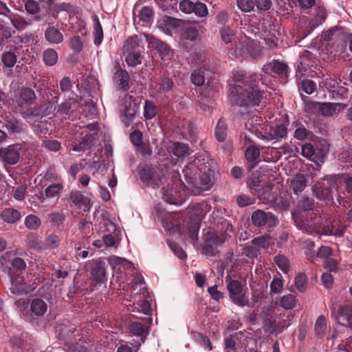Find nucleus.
Masks as SVG:
<instances>
[{"mask_svg":"<svg viewBox=\"0 0 352 352\" xmlns=\"http://www.w3.org/2000/svg\"><path fill=\"white\" fill-rule=\"evenodd\" d=\"M232 75L230 82V102L240 107L258 105L262 94L255 87V78L247 76L242 70H235Z\"/></svg>","mask_w":352,"mask_h":352,"instance_id":"f257e3e1","label":"nucleus"},{"mask_svg":"<svg viewBox=\"0 0 352 352\" xmlns=\"http://www.w3.org/2000/svg\"><path fill=\"white\" fill-rule=\"evenodd\" d=\"M248 185L252 194L256 195L262 202H267L272 199L267 197L272 189V184L265 180L263 176L253 173L248 181Z\"/></svg>","mask_w":352,"mask_h":352,"instance_id":"f03ea898","label":"nucleus"},{"mask_svg":"<svg viewBox=\"0 0 352 352\" xmlns=\"http://www.w3.org/2000/svg\"><path fill=\"white\" fill-rule=\"evenodd\" d=\"M292 217L296 226L303 232L308 234L320 232V224L322 223L320 217L316 214L307 217L300 212H294Z\"/></svg>","mask_w":352,"mask_h":352,"instance_id":"7ed1b4c3","label":"nucleus"},{"mask_svg":"<svg viewBox=\"0 0 352 352\" xmlns=\"http://www.w3.org/2000/svg\"><path fill=\"white\" fill-rule=\"evenodd\" d=\"M206 164H208V160L196 159L184 166L183 173L184 179L188 185V189L190 187H199L197 181L198 170L201 171L203 169L202 166Z\"/></svg>","mask_w":352,"mask_h":352,"instance_id":"20e7f679","label":"nucleus"},{"mask_svg":"<svg viewBox=\"0 0 352 352\" xmlns=\"http://www.w3.org/2000/svg\"><path fill=\"white\" fill-rule=\"evenodd\" d=\"M98 124L93 122L83 127L82 134L85 133L79 142L78 145L74 146L71 149L74 151H85L90 148L95 141V136L98 131Z\"/></svg>","mask_w":352,"mask_h":352,"instance_id":"39448f33","label":"nucleus"},{"mask_svg":"<svg viewBox=\"0 0 352 352\" xmlns=\"http://www.w3.org/2000/svg\"><path fill=\"white\" fill-rule=\"evenodd\" d=\"M230 236L225 232H219L212 234L206 241L203 247L202 253L207 256H213L219 252V245L228 240Z\"/></svg>","mask_w":352,"mask_h":352,"instance_id":"423d86ee","label":"nucleus"},{"mask_svg":"<svg viewBox=\"0 0 352 352\" xmlns=\"http://www.w3.org/2000/svg\"><path fill=\"white\" fill-rule=\"evenodd\" d=\"M226 282H228V289L232 301L241 307H249L250 301L248 298L245 294H241L243 289L241 283L236 280L228 281L227 278Z\"/></svg>","mask_w":352,"mask_h":352,"instance_id":"0eeeda50","label":"nucleus"},{"mask_svg":"<svg viewBox=\"0 0 352 352\" xmlns=\"http://www.w3.org/2000/svg\"><path fill=\"white\" fill-rule=\"evenodd\" d=\"M186 190H188L186 186H182L179 189L172 186L171 188H163L162 198L170 204L181 205L184 201Z\"/></svg>","mask_w":352,"mask_h":352,"instance_id":"6e6552de","label":"nucleus"},{"mask_svg":"<svg viewBox=\"0 0 352 352\" xmlns=\"http://www.w3.org/2000/svg\"><path fill=\"white\" fill-rule=\"evenodd\" d=\"M141 180L148 186L159 187L162 184V173L159 168H145L140 173Z\"/></svg>","mask_w":352,"mask_h":352,"instance_id":"1a4fd4ad","label":"nucleus"},{"mask_svg":"<svg viewBox=\"0 0 352 352\" xmlns=\"http://www.w3.org/2000/svg\"><path fill=\"white\" fill-rule=\"evenodd\" d=\"M329 186H324L321 183H318L313 187V192L317 199L321 201H326L332 199V188L334 187V177L332 176H327L324 178Z\"/></svg>","mask_w":352,"mask_h":352,"instance_id":"9d476101","label":"nucleus"},{"mask_svg":"<svg viewBox=\"0 0 352 352\" xmlns=\"http://www.w3.org/2000/svg\"><path fill=\"white\" fill-rule=\"evenodd\" d=\"M19 144H14L0 149V158L9 164H14L19 160Z\"/></svg>","mask_w":352,"mask_h":352,"instance_id":"9b49d317","label":"nucleus"},{"mask_svg":"<svg viewBox=\"0 0 352 352\" xmlns=\"http://www.w3.org/2000/svg\"><path fill=\"white\" fill-rule=\"evenodd\" d=\"M36 287V283L28 285L21 276L11 278L10 290L13 294L30 293L35 289Z\"/></svg>","mask_w":352,"mask_h":352,"instance_id":"f8f14e48","label":"nucleus"},{"mask_svg":"<svg viewBox=\"0 0 352 352\" xmlns=\"http://www.w3.org/2000/svg\"><path fill=\"white\" fill-rule=\"evenodd\" d=\"M249 43V38L246 36H243L238 38L234 41V45L231 47H228L230 54L236 58H246L247 57V44Z\"/></svg>","mask_w":352,"mask_h":352,"instance_id":"ddd939ff","label":"nucleus"},{"mask_svg":"<svg viewBox=\"0 0 352 352\" xmlns=\"http://www.w3.org/2000/svg\"><path fill=\"white\" fill-rule=\"evenodd\" d=\"M301 154L307 159L318 162H323V158L326 155V152L323 150L317 151L310 143H306L301 147Z\"/></svg>","mask_w":352,"mask_h":352,"instance_id":"4468645a","label":"nucleus"},{"mask_svg":"<svg viewBox=\"0 0 352 352\" xmlns=\"http://www.w3.org/2000/svg\"><path fill=\"white\" fill-rule=\"evenodd\" d=\"M138 109L139 105L135 101H132L131 98L126 100L122 114V121L126 126H129L134 120Z\"/></svg>","mask_w":352,"mask_h":352,"instance_id":"2eb2a0df","label":"nucleus"},{"mask_svg":"<svg viewBox=\"0 0 352 352\" xmlns=\"http://www.w3.org/2000/svg\"><path fill=\"white\" fill-rule=\"evenodd\" d=\"M202 170L199 175L201 184L208 189L212 184V176L215 170V164L212 161L208 160V164L202 166Z\"/></svg>","mask_w":352,"mask_h":352,"instance_id":"dca6fc26","label":"nucleus"},{"mask_svg":"<svg viewBox=\"0 0 352 352\" xmlns=\"http://www.w3.org/2000/svg\"><path fill=\"white\" fill-rule=\"evenodd\" d=\"M267 197H270L272 200L264 204H273L274 206L282 210H287L290 204V197L287 192H282L278 197H275L271 192L269 193Z\"/></svg>","mask_w":352,"mask_h":352,"instance_id":"f3484780","label":"nucleus"},{"mask_svg":"<svg viewBox=\"0 0 352 352\" xmlns=\"http://www.w3.org/2000/svg\"><path fill=\"white\" fill-rule=\"evenodd\" d=\"M288 67L285 63L278 60L266 63L262 68L263 72L271 74L272 73L278 75H285L287 73Z\"/></svg>","mask_w":352,"mask_h":352,"instance_id":"a211bd4d","label":"nucleus"},{"mask_svg":"<svg viewBox=\"0 0 352 352\" xmlns=\"http://www.w3.org/2000/svg\"><path fill=\"white\" fill-rule=\"evenodd\" d=\"M35 99V93L30 88L21 89L16 98L17 103L21 107L30 105L34 102Z\"/></svg>","mask_w":352,"mask_h":352,"instance_id":"6ab92c4d","label":"nucleus"},{"mask_svg":"<svg viewBox=\"0 0 352 352\" xmlns=\"http://www.w3.org/2000/svg\"><path fill=\"white\" fill-rule=\"evenodd\" d=\"M91 275L92 280L97 283L104 281L106 280L105 263L102 261L94 262Z\"/></svg>","mask_w":352,"mask_h":352,"instance_id":"aec40b11","label":"nucleus"},{"mask_svg":"<svg viewBox=\"0 0 352 352\" xmlns=\"http://www.w3.org/2000/svg\"><path fill=\"white\" fill-rule=\"evenodd\" d=\"M268 220H275V217L272 213H266L263 210H256L252 215L253 223L258 227L264 226Z\"/></svg>","mask_w":352,"mask_h":352,"instance_id":"412c9836","label":"nucleus"},{"mask_svg":"<svg viewBox=\"0 0 352 352\" xmlns=\"http://www.w3.org/2000/svg\"><path fill=\"white\" fill-rule=\"evenodd\" d=\"M130 332L135 336H140L142 342H144V338L148 334L149 327L144 325L140 322H133L129 324Z\"/></svg>","mask_w":352,"mask_h":352,"instance_id":"4be33fe9","label":"nucleus"},{"mask_svg":"<svg viewBox=\"0 0 352 352\" xmlns=\"http://www.w3.org/2000/svg\"><path fill=\"white\" fill-rule=\"evenodd\" d=\"M150 43L155 46V49L160 53L162 59H170L173 56V52L168 45L163 41L153 38Z\"/></svg>","mask_w":352,"mask_h":352,"instance_id":"5701e85b","label":"nucleus"},{"mask_svg":"<svg viewBox=\"0 0 352 352\" xmlns=\"http://www.w3.org/2000/svg\"><path fill=\"white\" fill-rule=\"evenodd\" d=\"M287 127L284 124H280L273 127L268 135L266 136V138L269 140L278 141L285 138L287 136Z\"/></svg>","mask_w":352,"mask_h":352,"instance_id":"b1692460","label":"nucleus"},{"mask_svg":"<svg viewBox=\"0 0 352 352\" xmlns=\"http://www.w3.org/2000/svg\"><path fill=\"white\" fill-rule=\"evenodd\" d=\"M45 38L50 43L55 44L60 43L63 41V34L57 28L52 26L46 29Z\"/></svg>","mask_w":352,"mask_h":352,"instance_id":"393cba45","label":"nucleus"},{"mask_svg":"<svg viewBox=\"0 0 352 352\" xmlns=\"http://www.w3.org/2000/svg\"><path fill=\"white\" fill-rule=\"evenodd\" d=\"M342 107L344 109L346 105L340 103L320 102L318 111L323 116H332L336 111L337 107Z\"/></svg>","mask_w":352,"mask_h":352,"instance_id":"a878e982","label":"nucleus"},{"mask_svg":"<svg viewBox=\"0 0 352 352\" xmlns=\"http://www.w3.org/2000/svg\"><path fill=\"white\" fill-rule=\"evenodd\" d=\"M306 179L303 175H296L291 179L289 188L295 194L302 192L306 187Z\"/></svg>","mask_w":352,"mask_h":352,"instance_id":"bb28decb","label":"nucleus"},{"mask_svg":"<svg viewBox=\"0 0 352 352\" xmlns=\"http://www.w3.org/2000/svg\"><path fill=\"white\" fill-rule=\"evenodd\" d=\"M337 313L339 318L345 322L346 325L352 326V307L350 305H340Z\"/></svg>","mask_w":352,"mask_h":352,"instance_id":"cd10ccee","label":"nucleus"},{"mask_svg":"<svg viewBox=\"0 0 352 352\" xmlns=\"http://www.w3.org/2000/svg\"><path fill=\"white\" fill-rule=\"evenodd\" d=\"M92 19L94 21V43L96 46H99L103 39V30L98 16L97 15H94L92 16Z\"/></svg>","mask_w":352,"mask_h":352,"instance_id":"c85d7f7f","label":"nucleus"},{"mask_svg":"<svg viewBox=\"0 0 352 352\" xmlns=\"http://www.w3.org/2000/svg\"><path fill=\"white\" fill-rule=\"evenodd\" d=\"M2 219L8 223H14L21 219V212L14 208H5L1 212Z\"/></svg>","mask_w":352,"mask_h":352,"instance_id":"c756f323","label":"nucleus"},{"mask_svg":"<svg viewBox=\"0 0 352 352\" xmlns=\"http://www.w3.org/2000/svg\"><path fill=\"white\" fill-rule=\"evenodd\" d=\"M220 34L222 41L226 45H228V47H231L232 45H234V41L239 38L235 36L234 31L228 26L223 27L221 29Z\"/></svg>","mask_w":352,"mask_h":352,"instance_id":"7c9ffc66","label":"nucleus"},{"mask_svg":"<svg viewBox=\"0 0 352 352\" xmlns=\"http://www.w3.org/2000/svg\"><path fill=\"white\" fill-rule=\"evenodd\" d=\"M143 47L140 45V41L137 36L129 37L125 42L122 51L123 52H129L131 51L141 50Z\"/></svg>","mask_w":352,"mask_h":352,"instance_id":"2f4dec72","label":"nucleus"},{"mask_svg":"<svg viewBox=\"0 0 352 352\" xmlns=\"http://www.w3.org/2000/svg\"><path fill=\"white\" fill-rule=\"evenodd\" d=\"M123 54L125 56V60L129 66L135 67L142 63L141 50L123 52Z\"/></svg>","mask_w":352,"mask_h":352,"instance_id":"473e14b6","label":"nucleus"},{"mask_svg":"<svg viewBox=\"0 0 352 352\" xmlns=\"http://www.w3.org/2000/svg\"><path fill=\"white\" fill-rule=\"evenodd\" d=\"M31 311L36 316H43L47 309L46 302L39 298L34 299L30 305Z\"/></svg>","mask_w":352,"mask_h":352,"instance_id":"72a5a7b5","label":"nucleus"},{"mask_svg":"<svg viewBox=\"0 0 352 352\" xmlns=\"http://www.w3.org/2000/svg\"><path fill=\"white\" fill-rule=\"evenodd\" d=\"M245 46L248 51L247 57L256 58L261 56L262 50L258 41H252L249 38V43Z\"/></svg>","mask_w":352,"mask_h":352,"instance_id":"f704fd0d","label":"nucleus"},{"mask_svg":"<svg viewBox=\"0 0 352 352\" xmlns=\"http://www.w3.org/2000/svg\"><path fill=\"white\" fill-rule=\"evenodd\" d=\"M4 125L9 131L13 133H19L24 129L23 124L12 116L6 117Z\"/></svg>","mask_w":352,"mask_h":352,"instance_id":"c9c22d12","label":"nucleus"},{"mask_svg":"<svg viewBox=\"0 0 352 352\" xmlns=\"http://www.w3.org/2000/svg\"><path fill=\"white\" fill-rule=\"evenodd\" d=\"M114 81L122 89H126L129 86V76L126 71L118 69L114 74Z\"/></svg>","mask_w":352,"mask_h":352,"instance_id":"e433bc0d","label":"nucleus"},{"mask_svg":"<svg viewBox=\"0 0 352 352\" xmlns=\"http://www.w3.org/2000/svg\"><path fill=\"white\" fill-rule=\"evenodd\" d=\"M252 243L258 248L267 249L274 244V240L269 235H263L254 238Z\"/></svg>","mask_w":352,"mask_h":352,"instance_id":"4c0bfd02","label":"nucleus"},{"mask_svg":"<svg viewBox=\"0 0 352 352\" xmlns=\"http://www.w3.org/2000/svg\"><path fill=\"white\" fill-rule=\"evenodd\" d=\"M63 189V186L61 183L52 184L46 188L45 194L47 198L58 199Z\"/></svg>","mask_w":352,"mask_h":352,"instance_id":"58836bf2","label":"nucleus"},{"mask_svg":"<svg viewBox=\"0 0 352 352\" xmlns=\"http://www.w3.org/2000/svg\"><path fill=\"white\" fill-rule=\"evenodd\" d=\"M320 225H322V223ZM317 233L325 235L342 236L344 233V230L336 228L335 226L331 223H327V225H324L322 228V226H320V232Z\"/></svg>","mask_w":352,"mask_h":352,"instance_id":"ea45409f","label":"nucleus"},{"mask_svg":"<svg viewBox=\"0 0 352 352\" xmlns=\"http://www.w3.org/2000/svg\"><path fill=\"white\" fill-rule=\"evenodd\" d=\"M58 58L57 52L52 48H48L43 52V61L48 66L54 65L57 63Z\"/></svg>","mask_w":352,"mask_h":352,"instance_id":"a19ab883","label":"nucleus"},{"mask_svg":"<svg viewBox=\"0 0 352 352\" xmlns=\"http://www.w3.org/2000/svg\"><path fill=\"white\" fill-rule=\"evenodd\" d=\"M25 243L29 248L34 250L41 251L43 250V244L39 240L38 236L34 234H30L27 236Z\"/></svg>","mask_w":352,"mask_h":352,"instance_id":"79ce46f5","label":"nucleus"},{"mask_svg":"<svg viewBox=\"0 0 352 352\" xmlns=\"http://www.w3.org/2000/svg\"><path fill=\"white\" fill-rule=\"evenodd\" d=\"M72 201L78 208L87 206L88 199L78 191L72 192L70 195Z\"/></svg>","mask_w":352,"mask_h":352,"instance_id":"37998d69","label":"nucleus"},{"mask_svg":"<svg viewBox=\"0 0 352 352\" xmlns=\"http://www.w3.org/2000/svg\"><path fill=\"white\" fill-rule=\"evenodd\" d=\"M227 135V126L223 120L220 119L215 128V136L219 141H223Z\"/></svg>","mask_w":352,"mask_h":352,"instance_id":"c03bdc74","label":"nucleus"},{"mask_svg":"<svg viewBox=\"0 0 352 352\" xmlns=\"http://www.w3.org/2000/svg\"><path fill=\"white\" fill-rule=\"evenodd\" d=\"M245 156L249 162H256L260 156L259 149L253 144H250L245 152Z\"/></svg>","mask_w":352,"mask_h":352,"instance_id":"a18cd8bd","label":"nucleus"},{"mask_svg":"<svg viewBox=\"0 0 352 352\" xmlns=\"http://www.w3.org/2000/svg\"><path fill=\"white\" fill-rule=\"evenodd\" d=\"M25 226L30 230H37L41 224L40 219L34 214H29L25 219Z\"/></svg>","mask_w":352,"mask_h":352,"instance_id":"49530a36","label":"nucleus"},{"mask_svg":"<svg viewBox=\"0 0 352 352\" xmlns=\"http://www.w3.org/2000/svg\"><path fill=\"white\" fill-rule=\"evenodd\" d=\"M59 245L58 236L54 234H49L45 239L43 244V250L45 249H54L58 248Z\"/></svg>","mask_w":352,"mask_h":352,"instance_id":"de8ad7c7","label":"nucleus"},{"mask_svg":"<svg viewBox=\"0 0 352 352\" xmlns=\"http://www.w3.org/2000/svg\"><path fill=\"white\" fill-rule=\"evenodd\" d=\"M173 81L170 78H162L157 83V85L159 86V92L162 94L170 91L173 88Z\"/></svg>","mask_w":352,"mask_h":352,"instance_id":"09e8293b","label":"nucleus"},{"mask_svg":"<svg viewBox=\"0 0 352 352\" xmlns=\"http://www.w3.org/2000/svg\"><path fill=\"white\" fill-rule=\"evenodd\" d=\"M294 124L296 127L294 133V138L299 140H305L308 136L309 131L298 122H294Z\"/></svg>","mask_w":352,"mask_h":352,"instance_id":"8fccbe9b","label":"nucleus"},{"mask_svg":"<svg viewBox=\"0 0 352 352\" xmlns=\"http://www.w3.org/2000/svg\"><path fill=\"white\" fill-rule=\"evenodd\" d=\"M274 262L284 273H287L289 270V262L283 255H277L274 257Z\"/></svg>","mask_w":352,"mask_h":352,"instance_id":"3c124183","label":"nucleus"},{"mask_svg":"<svg viewBox=\"0 0 352 352\" xmlns=\"http://www.w3.org/2000/svg\"><path fill=\"white\" fill-rule=\"evenodd\" d=\"M17 57L14 52H7L3 54L1 60L7 67H12L16 63Z\"/></svg>","mask_w":352,"mask_h":352,"instance_id":"603ef678","label":"nucleus"},{"mask_svg":"<svg viewBox=\"0 0 352 352\" xmlns=\"http://www.w3.org/2000/svg\"><path fill=\"white\" fill-rule=\"evenodd\" d=\"M50 221L56 226H59L65 220V214L62 211H54L48 214Z\"/></svg>","mask_w":352,"mask_h":352,"instance_id":"864d4df0","label":"nucleus"},{"mask_svg":"<svg viewBox=\"0 0 352 352\" xmlns=\"http://www.w3.org/2000/svg\"><path fill=\"white\" fill-rule=\"evenodd\" d=\"M144 116L146 119H151L155 116L156 107H155V104H153V102H152L149 100H146L144 107Z\"/></svg>","mask_w":352,"mask_h":352,"instance_id":"5fc2aeb1","label":"nucleus"},{"mask_svg":"<svg viewBox=\"0 0 352 352\" xmlns=\"http://www.w3.org/2000/svg\"><path fill=\"white\" fill-rule=\"evenodd\" d=\"M326 319L324 316H320L315 324V331L318 336H323L326 331Z\"/></svg>","mask_w":352,"mask_h":352,"instance_id":"6e6d98bb","label":"nucleus"},{"mask_svg":"<svg viewBox=\"0 0 352 352\" xmlns=\"http://www.w3.org/2000/svg\"><path fill=\"white\" fill-rule=\"evenodd\" d=\"M69 45L74 52L78 53L83 48V42L79 36H74L70 38Z\"/></svg>","mask_w":352,"mask_h":352,"instance_id":"4d7b16f0","label":"nucleus"},{"mask_svg":"<svg viewBox=\"0 0 352 352\" xmlns=\"http://www.w3.org/2000/svg\"><path fill=\"white\" fill-rule=\"evenodd\" d=\"M188 147L182 143H175L173 147V153L178 157H184L188 153Z\"/></svg>","mask_w":352,"mask_h":352,"instance_id":"13d9d810","label":"nucleus"},{"mask_svg":"<svg viewBox=\"0 0 352 352\" xmlns=\"http://www.w3.org/2000/svg\"><path fill=\"white\" fill-rule=\"evenodd\" d=\"M281 306L285 309L293 308L296 305V298L292 294L284 296L280 300Z\"/></svg>","mask_w":352,"mask_h":352,"instance_id":"bf43d9fd","label":"nucleus"},{"mask_svg":"<svg viewBox=\"0 0 352 352\" xmlns=\"http://www.w3.org/2000/svg\"><path fill=\"white\" fill-rule=\"evenodd\" d=\"M191 81L197 86L204 85L205 82L204 72L200 69L195 70L191 74Z\"/></svg>","mask_w":352,"mask_h":352,"instance_id":"052dcab7","label":"nucleus"},{"mask_svg":"<svg viewBox=\"0 0 352 352\" xmlns=\"http://www.w3.org/2000/svg\"><path fill=\"white\" fill-rule=\"evenodd\" d=\"M295 286H296V288L300 292H302L306 289L307 276H305V274L300 273L296 276Z\"/></svg>","mask_w":352,"mask_h":352,"instance_id":"680f3d73","label":"nucleus"},{"mask_svg":"<svg viewBox=\"0 0 352 352\" xmlns=\"http://www.w3.org/2000/svg\"><path fill=\"white\" fill-rule=\"evenodd\" d=\"M153 11L148 7H143L139 12L138 17L140 21L144 23H148L152 19Z\"/></svg>","mask_w":352,"mask_h":352,"instance_id":"e2e57ef3","label":"nucleus"},{"mask_svg":"<svg viewBox=\"0 0 352 352\" xmlns=\"http://www.w3.org/2000/svg\"><path fill=\"white\" fill-rule=\"evenodd\" d=\"M192 12L199 17H204L208 14L206 6L201 2L194 3Z\"/></svg>","mask_w":352,"mask_h":352,"instance_id":"0e129e2a","label":"nucleus"},{"mask_svg":"<svg viewBox=\"0 0 352 352\" xmlns=\"http://www.w3.org/2000/svg\"><path fill=\"white\" fill-rule=\"evenodd\" d=\"M338 261L336 258L329 257L323 261V267L331 272H335L338 270Z\"/></svg>","mask_w":352,"mask_h":352,"instance_id":"69168bd1","label":"nucleus"},{"mask_svg":"<svg viewBox=\"0 0 352 352\" xmlns=\"http://www.w3.org/2000/svg\"><path fill=\"white\" fill-rule=\"evenodd\" d=\"M300 88L306 94H311L316 90V85L311 80H305L302 81Z\"/></svg>","mask_w":352,"mask_h":352,"instance_id":"338daca9","label":"nucleus"},{"mask_svg":"<svg viewBox=\"0 0 352 352\" xmlns=\"http://www.w3.org/2000/svg\"><path fill=\"white\" fill-rule=\"evenodd\" d=\"M42 146L50 151H57L60 148V143L55 140H45L42 142Z\"/></svg>","mask_w":352,"mask_h":352,"instance_id":"774afa93","label":"nucleus"}]
</instances>
